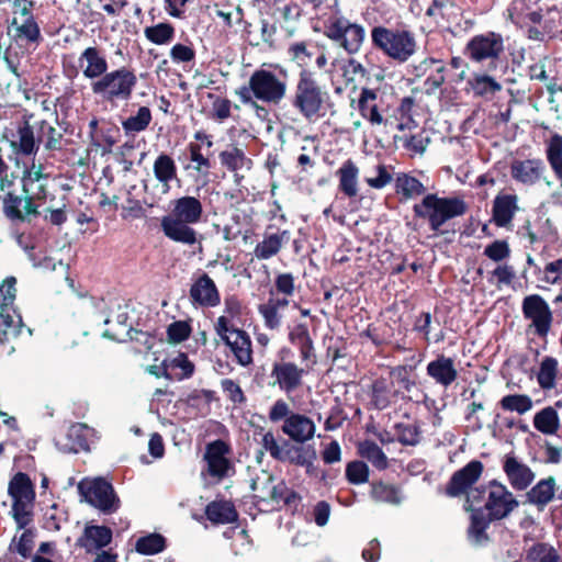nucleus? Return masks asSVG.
<instances>
[{"label": "nucleus", "mask_w": 562, "mask_h": 562, "mask_svg": "<svg viewBox=\"0 0 562 562\" xmlns=\"http://www.w3.org/2000/svg\"><path fill=\"white\" fill-rule=\"evenodd\" d=\"M170 205V212L160 221L164 235L187 246L199 243V234L193 225L200 223L203 216L201 201L195 196L184 195L171 201Z\"/></svg>", "instance_id": "obj_1"}, {"label": "nucleus", "mask_w": 562, "mask_h": 562, "mask_svg": "<svg viewBox=\"0 0 562 562\" xmlns=\"http://www.w3.org/2000/svg\"><path fill=\"white\" fill-rule=\"evenodd\" d=\"M278 71L260 67L249 77L246 85L236 90L239 101L263 111L258 102L267 104H279L286 95L288 74L282 67H276Z\"/></svg>", "instance_id": "obj_2"}, {"label": "nucleus", "mask_w": 562, "mask_h": 562, "mask_svg": "<svg viewBox=\"0 0 562 562\" xmlns=\"http://www.w3.org/2000/svg\"><path fill=\"white\" fill-rule=\"evenodd\" d=\"M328 101L329 94L318 82L315 74L308 69H302L291 97L293 109L306 121L315 122L325 115Z\"/></svg>", "instance_id": "obj_3"}, {"label": "nucleus", "mask_w": 562, "mask_h": 562, "mask_svg": "<svg viewBox=\"0 0 562 562\" xmlns=\"http://www.w3.org/2000/svg\"><path fill=\"white\" fill-rule=\"evenodd\" d=\"M137 82L135 70L123 66L108 70L98 80L90 82V89L102 102L117 106L119 102H127L132 98Z\"/></svg>", "instance_id": "obj_4"}, {"label": "nucleus", "mask_w": 562, "mask_h": 562, "mask_svg": "<svg viewBox=\"0 0 562 562\" xmlns=\"http://www.w3.org/2000/svg\"><path fill=\"white\" fill-rule=\"evenodd\" d=\"M413 211L415 216L428 220L432 231H439L447 221L463 215L467 205L458 198H439L429 193L413 206Z\"/></svg>", "instance_id": "obj_5"}, {"label": "nucleus", "mask_w": 562, "mask_h": 562, "mask_svg": "<svg viewBox=\"0 0 562 562\" xmlns=\"http://www.w3.org/2000/svg\"><path fill=\"white\" fill-rule=\"evenodd\" d=\"M486 492L487 499L482 508L486 513V516L494 520L506 518L519 505L513 493L496 480L488 482L486 486L473 488L468 496L467 504L472 507L474 503L481 501L483 494Z\"/></svg>", "instance_id": "obj_6"}, {"label": "nucleus", "mask_w": 562, "mask_h": 562, "mask_svg": "<svg viewBox=\"0 0 562 562\" xmlns=\"http://www.w3.org/2000/svg\"><path fill=\"white\" fill-rule=\"evenodd\" d=\"M8 493L12 498V514L19 529H24L32 521L35 499L33 483L27 474L16 473L10 481Z\"/></svg>", "instance_id": "obj_7"}, {"label": "nucleus", "mask_w": 562, "mask_h": 562, "mask_svg": "<svg viewBox=\"0 0 562 562\" xmlns=\"http://www.w3.org/2000/svg\"><path fill=\"white\" fill-rule=\"evenodd\" d=\"M214 328L221 339L229 347L238 364L248 367L252 363V342L247 331L234 327L226 315L217 318Z\"/></svg>", "instance_id": "obj_8"}, {"label": "nucleus", "mask_w": 562, "mask_h": 562, "mask_svg": "<svg viewBox=\"0 0 562 562\" xmlns=\"http://www.w3.org/2000/svg\"><path fill=\"white\" fill-rule=\"evenodd\" d=\"M325 35L338 43L347 53H357L364 40V30L344 16H331L325 25Z\"/></svg>", "instance_id": "obj_9"}, {"label": "nucleus", "mask_w": 562, "mask_h": 562, "mask_svg": "<svg viewBox=\"0 0 562 562\" xmlns=\"http://www.w3.org/2000/svg\"><path fill=\"white\" fill-rule=\"evenodd\" d=\"M16 279L14 277H8L0 284V325L4 326L3 337L0 336V344H4L9 340V336H18L20 330L19 327L22 323V317L16 314L13 308V304L16 296Z\"/></svg>", "instance_id": "obj_10"}, {"label": "nucleus", "mask_w": 562, "mask_h": 562, "mask_svg": "<svg viewBox=\"0 0 562 562\" xmlns=\"http://www.w3.org/2000/svg\"><path fill=\"white\" fill-rule=\"evenodd\" d=\"M79 491L87 502L104 514H111L119 509L120 499L111 483L102 477L89 482H80Z\"/></svg>", "instance_id": "obj_11"}, {"label": "nucleus", "mask_w": 562, "mask_h": 562, "mask_svg": "<svg viewBox=\"0 0 562 562\" xmlns=\"http://www.w3.org/2000/svg\"><path fill=\"white\" fill-rule=\"evenodd\" d=\"M306 373L307 370L304 368L281 357L273 361L270 378L273 380L272 384L274 386H278L280 391L289 395L303 385Z\"/></svg>", "instance_id": "obj_12"}, {"label": "nucleus", "mask_w": 562, "mask_h": 562, "mask_svg": "<svg viewBox=\"0 0 562 562\" xmlns=\"http://www.w3.org/2000/svg\"><path fill=\"white\" fill-rule=\"evenodd\" d=\"M504 50V41L501 34L486 32L473 36L467 44L464 53L475 63L495 60Z\"/></svg>", "instance_id": "obj_13"}, {"label": "nucleus", "mask_w": 562, "mask_h": 562, "mask_svg": "<svg viewBox=\"0 0 562 562\" xmlns=\"http://www.w3.org/2000/svg\"><path fill=\"white\" fill-rule=\"evenodd\" d=\"M483 463L479 460H472L460 470L456 471L445 487V495L448 497H459L469 494L473 484L477 482L483 472Z\"/></svg>", "instance_id": "obj_14"}, {"label": "nucleus", "mask_w": 562, "mask_h": 562, "mask_svg": "<svg viewBox=\"0 0 562 562\" xmlns=\"http://www.w3.org/2000/svg\"><path fill=\"white\" fill-rule=\"evenodd\" d=\"M189 301L195 308L215 307L221 303L218 289L207 273L202 272L192 280Z\"/></svg>", "instance_id": "obj_15"}, {"label": "nucleus", "mask_w": 562, "mask_h": 562, "mask_svg": "<svg viewBox=\"0 0 562 562\" xmlns=\"http://www.w3.org/2000/svg\"><path fill=\"white\" fill-rule=\"evenodd\" d=\"M522 312L527 319L531 321L536 334L546 337L552 323V313L548 303L537 294L524 299Z\"/></svg>", "instance_id": "obj_16"}, {"label": "nucleus", "mask_w": 562, "mask_h": 562, "mask_svg": "<svg viewBox=\"0 0 562 562\" xmlns=\"http://www.w3.org/2000/svg\"><path fill=\"white\" fill-rule=\"evenodd\" d=\"M513 180L525 187H532L544 179L546 165L540 158L514 159L510 162Z\"/></svg>", "instance_id": "obj_17"}, {"label": "nucleus", "mask_w": 562, "mask_h": 562, "mask_svg": "<svg viewBox=\"0 0 562 562\" xmlns=\"http://www.w3.org/2000/svg\"><path fill=\"white\" fill-rule=\"evenodd\" d=\"M415 35L407 30L389 31V59L406 63L417 52Z\"/></svg>", "instance_id": "obj_18"}, {"label": "nucleus", "mask_w": 562, "mask_h": 562, "mask_svg": "<svg viewBox=\"0 0 562 562\" xmlns=\"http://www.w3.org/2000/svg\"><path fill=\"white\" fill-rule=\"evenodd\" d=\"M407 72L416 78L426 76L425 85L428 90H436L446 80V66L441 59L435 57H426L416 65L408 66Z\"/></svg>", "instance_id": "obj_19"}, {"label": "nucleus", "mask_w": 562, "mask_h": 562, "mask_svg": "<svg viewBox=\"0 0 562 562\" xmlns=\"http://www.w3.org/2000/svg\"><path fill=\"white\" fill-rule=\"evenodd\" d=\"M78 65L83 77L91 82L98 80L109 70L106 56L98 46L85 48L78 57Z\"/></svg>", "instance_id": "obj_20"}, {"label": "nucleus", "mask_w": 562, "mask_h": 562, "mask_svg": "<svg viewBox=\"0 0 562 562\" xmlns=\"http://www.w3.org/2000/svg\"><path fill=\"white\" fill-rule=\"evenodd\" d=\"M503 471L510 486L516 491H525L535 480V473L514 454H506L503 461Z\"/></svg>", "instance_id": "obj_21"}, {"label": "nucleus", "mask_w": 562, "mask_h": 562, "mask_svg": "<svg viewBox=\"0 0 562 562\" xmlns=\"http://www.w3.org/2000/svg\"><path fill=\"white\" fill-rule=\"evenodd\" d=\"M281 430L292 441L303 445L313 439L316 426L306 415L292 413V415L284 420Z\"/></svg>", "instance_id": "obj_22"}, {"label": "nucleus", "mask_w": 562, "mask_h": 562, "mask_svg": "<svg viewBox=\"0 0 562 562\" xmlns=\"http://www.w3.org/2000/svg\"><path fill=\"white\" fill-rule=\"evenodd\" d=\"M228 451V446L223 440H215L206 446L204 459L211 476L221 480L228 474L231 469L229 460L226 458Z\"/></svg>", "instance_id": "obj_23"}, {"label": "nucleus", "mask_w": 562, "mask_h": 562, "mask_svg": "<svg viewBox=\"0 0 562 562\" xmlns=\"http://www.w3.org/2000/svg\"><path fill=\"white\" fill-rule=\"evenodd\" d=\"M218 159L222 167L234 173L237 183L244 178L240 172L249 171L252 167V160L246 156L241 148L234 145L222 150L218 154Z\"/></svg>", "instance_id": "obj_24"}, {"label": "nucleus", "mask_w": 562, "mask_h": 562, "mask_svg": "<svg viewBox=\"0 0 562 562\" xmlns=\"http://www.w3.org/2000/svg\"><path fill=\"white\" fill-rule=\"evenodd\" d=\"M289 341L299 349L302 362L316 363L315 348L306 324H295L289 331Z\"/></svg>", "instance_id": "obj_25"}, {"label": "nucleus", "mask_w": 562, "mask_h": 562, "mask_svg": "<svg viewBox=\"0 0 562 562\" xmlns=\"http://www.w3.org/2000/svg\"><path fill=\"white\" fill-rule=\"evenodd\" d=\"M427 374L439 385L448 387L458 378L454 360L443 355L430 361L426 368Z\"/></svg>", "instance_id": "obj_26"}, {"label": "nucleus", "mask_w": 562, "mask_h": 562, "mask_svg": "<svg viewBox=\"0 0 562 562\" xmlns=\"http://www.w3.org/2000/svg\"><path fill=\"white\" fill-rule=\"evenodd\" d=\"M518 211L516 194H497L493 201V221L498 227H506Z\"/></svg>", "instance_id": "obj_27"}, {"label": "nucleus", "mask_w": 562, "mask_h": 562, "mask_svg": "<svg viewBox=\"0 0 562 562\" xmlns=\"http://www.w3.org/2000/svg\"><path fill=\"white\" fill-rule=\"evenodd\" d=\"M153 171L164 193L170 191L172 181H179L176 161L166 153H161L157 156L153 165Z\"/></svg>", "instance_id": "obj_28"}, {"label": "nucleus", "mask_w": 562, "mask_h": 562, "mask_svg": "<svg viewBox=\"0 0 562 562\" xmlns=\"http://www.w3.org/2000/svg\"><path fill=\"white\" fill-rule=\"evenodd\" d=\"M289 239L290 232L286 229L272 234L266 233L263 239L256 245L254 256L259 260H268L278 255Z\"/></svg>", "instance_id": "obj_29"}, {"label": "nucleus", "mask_w": 562, "mask_h": 562, "mask_svg": "<svg viewBox=\"0 0 562 562\" xmlns=\"http://www.w3.org/2000/svg\"><path fill=\"white\" fill-rule=\"evenodd\" d=\"M493 520L494 519L486 516L483 508L471 509L468 538L473 546L483 547L488 542L486 529Z\"/></svg>", "instance_id": "obj_30"}, {"label": "nucleus", "mask_w": 562, "mask_h": 562, "mask_svg": "<svg viewBox=\"0 0 562 562\" xmlns=\"http://www.w3.org/2000/svg\"><path fill=\"white\" fill-rule=\"evenodd\" d=\"M112 541V530L105 526H87L79 543L87 552L106 547Z\"/></svg>", "instance_id": "obj_31"}, {"label": "nucleus", "mask_w": 562, "mask_h": 562, "mask_svg": "<svg viewBox=\"0 0 562 562\" xmlns=\"http://www.w3.org/2000/svg\"><path fill=\"white\" fill-rule=\"evenodd\" d=\"M35 532L32 529H25L19 538L14 537L9 546V552L5 555L8 562H24L31 557L34 548Z\"/></svg>", "instance_id": "obj_32"}, {"label": "nucleus", "mask_w": 562, "mask_h": 562, "mask_svg": "<svg viewBox=\"0 0 562 562\" xmlns=\"http://www.w3.org/2000/svg\"><path fill=\"white\" fill-rule=\"evenodd\" d=\"M194 372V364L186 353H178L170 360L162 361V376L167 380L189 379Z\"/></svg>", "instance_id": "obj_33"}, {"label": "nucleus", "mask_w": 562, "mask_h": 562, "mask_svg": "<svg viewBox=\"0 0 562 562\" xmlns=\"http://www.w3.org/2000/svg\"><path fill=\"white\" fill-rule=\"evenodd\" d=\"M12 25L14 26L15 31V40L23 45L37 46L43 40L40 24L35 18L23 20H18V18H14Z\"/></svg>", "instance_id": "obj_34"}, {"label": "nucleus", "mask_w": 562, "mask_h": 562, "mask_svg": "<svg viewBox=\"0 0 562 562\" xmlns=\"http://www.w3.org/2000/svg\"><path fill=\"white\" fill-rule=\"evenodd\" d=\"M358 175L359 169L350 159L346 160L337 170L338 188L348 198H355L358 194Z\"/></svg>", "instance_id": "obj_35"}, {"label": "nucleus", "mask_w": 562, "mask_h": 562, "mask_svg": "<svg viewBox=\"0 0 562 562\" xmlns=\"http://www.w3.org/2000/svg\"><path fill=\"white\" fill-rule=\"evenodd\" d=\"M205 515L216 525L232 524L238 517L234 505L226 501L211 502L205 508Z\"/></svg>", "instance_id": "obj_36"}, {"label": "nucleus", "mask_w": 562, "mask_h": 562, "mask_svg": "<svg viewBox=\"0 0 562 562\" xmlns=\"http://www.w3.org/2000/svg\"><path fill=\"white\" fill-rule=\"evenodd\" d=\"M284 451L281 454L282 459H279L278 461L310 468L313 464V460L316 458L314 449L305 448L302 445L294 446L288 440H284Z\"/></svg>", "instance_id": "obj_37"}, {"label": "nucleus", "mask_w": 562, "mask_h": 562, "mask_svg": "<svg viewBox=\"0 0 562 562\" xmlns=\"http://www.w3.org/2000/svg\"><path fill=\"white\" fill-rule=\"evenodd\" d=\"M555 480L552 476L540 480L527 493V499L530 504L546 506L554 497Z\"/></svg>", "instance_id": "obj_38"}, {"label": "nucleus", "mask_w": 562, "mask_h": 562, "mask_svg": "<svg viewBox=\"0 0 562 562\" xmlns=\"http://www.w3.org/2000/svg\"><path fill=\"white\" fill-rule=\"evenodd\" d=\"M153 121V114L148 106H139L135 114L121 122L125 135L134 136L148 128Z\"/></svg>", "instance_id": "obj_39"}, {"label": "nucleus", "mask_w": 562, "mask_h": 562, "mask_svg": "<svg viewBox=\"0 0 562 562\" xmlns=\"http://www.w3.org/2000/svg\"><path fill=\"white\" fill-rule=\"evenodd\" d=\"M394 188L397 195L401 196V200L415 199L425 192L424 184L407 173H400L395 178Z\"/></svg>", "instance_id": "obj_40"}, {"label": "nucleus", "mask_w": 562, "mask_h": 562, "mask_svg": "<svg viewBox=\"0 0 562 562\" xmlns=\"http://www.w3.org/2000/svg\"><path fill=\"white\" fill-rule=\"evenodd\" d=\"M546 158L557 176L562 181V136L554 133L546 142Z\"/></svg>", "instance_id": "obj_41"}, {"label": "nucleus", "mask_w": 562, "mask_h": 562, "mask_svg": "<svg viewBox=\"0 0 562 562\" xmlns=\"http://www.w3.org/2000/svg\"><path fill=\"white\" fill-rule=\"evenodd\" d=\"M558 366V360L553 357L547 356L541 360L537 382L542 390L550 391L555 386Z\"/></svg>", "instance_id": "obj_42"}, {"label": "nucleus", "mask_w": 562, "mask_h": 562, "mask_svg": "<svg viewBox=\"0 0 562 562\" xmlns=\"http://www.w3.org/2000/svg\"><path fill=\"white\" fill-rule=\"evenodd\" d=\"M389 441H397L402 445L414 446L419 441L418 427L411 419L402 423H395L393 426L392 438H389Z\"/></svg>", "instance_id": "obj_43"}, {"label": "nucleus", "mask_w": 562, "mask_h": 562, "mask_svg": "<svg viewBox=\"0 0 562 562\" xmlns=\"http://www.w3.org/2000/svg\"><path fill=\"white\" fill-rule=\"evenodd\" d=\"M16 133L18 139L13 143L16 151L24 156L36 154L38 150V144L35 139L32 126L27 122H24L21 126H19Z\"/></svg>", "instance_id": "obj_44"}, {"label": "nucleus", "mask_w": 562, "mask_h": 562, "mask_svg": "<svg viewBox=\"0 0 562 562\" xmlns=\"http://www.w3.org/2000/svg\"><path fill=\"white\" fill-rule=\"evenodd\" d=\"M533 426L538 431L544 435L555 434L559 428V416L557 411L551 406L544 407L535 415Z\"/></svg>", "instance_id": "obj_45"}, {"label": "nucleus", "mask_w": 562, "mask_h": 562, "mask_svg": "<svg viewBox=\"0 0 562 562\" xmlns=\"http://www.w3.org/2000/svg\"><path fill=\"white\" fill-rule=\"evenodd\" d=\"M316 50H318L316 45L312 44L311 42L302 41L292 43L288 48V55L299 66L303 67V69H306V66L317 53Z\"/></svg>", "instance_id": "obj_46"}, {"label": "nucleus", "mask_w": 562, "mask_h": 562, "mask_svg": "<svg viewBox=\"0 0 562 562\" xmlns=\"http://www.w3.org/2000/svg\"><path fill=\"white\" fill-rule=\"evenodd\" d=\"M166 549V538L160 533L139 537L135 542V551L143 555H154Z\"/></svg>", "instance_id": "obj_47"}, {"label": "nucleus", "mask_w": 562, "mask_h": 562, "mask_svg": "<svg viewBox=\"0 0 562 562\" xmlns=\"http://www.w3.org/2000/svg\"><path fill=\"white\" fill-rule=\"evenodd\" d=\"M393 142L396 148H403L411 154H423L429 143V139L428 137H425L423 133H418L414 135H394Z\"/></svg>", "instance_id": "obj_48"}, {"label": "nucleus", "mask_w": 562, "mask_h": 562, "mask_svg": "<svg viewBox=\"0 0 562 562\" xmlns=\"http://www.w3.org/2000/svg\"><path fill=\"white\" fill-rule=\"evenodd\" d=\"M358 453L379 469H386V457L382 449L371 440H364L358 445Z\"/></svg>", "instance_id": "obj_49"}, {"label": "nucleus", "mask_w": 562, "mask_h": 562, "mask_svg": "<svg viewBox=\"0 0 562 562\" xmlns=\"http://www.w3.org/2000/svg\"><path fill=\"white\" fill-rule=\"evenodd\" d=\"M469 85L475 95L485 99H491L502 89L501 83L487 75L475 76L472 80L469 81Z\"/></svg>", "instance_id": "obj_50"}, {"label": "nucleus", "mask_w": 562, "mask_h": 562, "mask_svg": "<svg viewBox=\"0 0 562 562\" xmlns=\"http://www.w3.org/2000/svg\"><path fill=\"white\" fill-rule=\"evenodd\" d=\"M526 558L530 562H559L560 555L555 548L546 542H537L532 544L526 553Z\"/></svg>", "instance_id": "obj_51"}, {"label": "nucleus", "mask_w": 562, "mask_h": 562, "mask_svg": "<svg viewBox=\"0 0 562 562\" xmlns=\"http://www.w3.org/2000/svg\"><path fill=\"white\" fill-rule=\"evenodd\" d=\"M413 367L403 366L397 367L390 372L391 384L394 387L393 397H397L398 394L404 391H409L411 386L414 385Z\"/></svg>", "instance_id": "obj_52"}, {"label": "nucleus", "mask_w": 562, "mask_h": 562, "mask_svg": "<svg viewBox=\"0 0 562 562\" xmlns=\"http://www.w3.org/2000/svg\"><path fill=\"white\" fill-rule=\"evenodd\" d=\"M146 38L156 45H166L175 37V27L170 23H158L144 30Z\"/></svg>", "instance_id": "obj_53"}, {"label": "nucleus", "mask_w": 562, "mask_h": 562, "mask_svg": "<svg viewBox=\"0 0 562 562\" xmlns=\"http://www.w3.org/2000/svg\"><path fill=\"white\" fill-rule=\"evenodd\" d=\"M90 429L83 424H75L72 425L67 434L69 440H71V445L69 446V452H79L81 450L89 449L88 434Z\"/></svg>", "instance_id": "obj_54"}, {"label": "nucleus", "mask_w": 562, "mask_h": 562, "mask_svg": "<svg viewBox=\"0 0 562 562\" xmlns=\"http://www.w3.org/2000/svg\"><path fill=\"white\" fill-rule=\"evenodd\" d=\"M501 405L505 411L522 415L532 408V400L526 394H510L501 400Z\"/></svg>", "instance_id": "obj_55"}, {"label": "nucleus", "mask_w": 562, "mask_h": 562, "mask_svg": "<svg viewBox=\"0 0 562 562\" xmlns=\"http://www.w3.org/2000/svg\"><path fill=\"white\" fill-rule=\"evenodd\" d=\"M67 512L57 504L52 505L44 514L43 527L49 531H57L61 525L67 522Z\"/></svg>", "instance_id": "obj_56"}, {"label": "nucleus", "mask_w": 562, "mask_h": 562, "mask_svg": "<svg viewBox=\"0 0 562 562\" xmlns=\"http://www.w3.org/2000/svg\"><path fill=\"white\" fill-rule=\"evenodd\" d=\"M414 105V99L411 97H406L402 100L400 108L397 109V113L400 114V117H396V127L397 130L404 132V131H412L417 125L415 121L413 120L411 112Z\"/></svg>", "instance_id": "obj_57"}, {"label": "nucleus", "mask_w": 562, "mask_h": 562, "mask_svg": "<svg viewBox=\"0 0 562 562\" xmlns=\"http://www.w3.org/2000/svg\"><path fill=\"white\" fill-rule=\"evenodd\" d=\"M40 132L38 142H44L47 149L58 150L61 148L63 135L48 122L42 121L40 123Z\"/></svg>", "instance_id": "obj_58"}, {"label": "nucleus", "mask_w": 562, "mask_h": 562, "mask_svg": "<svg viewBox=\"0 0 562 562\" xmlns=\"http://www.w3.org/2000/svg\"><path fill=\"white\" fill-rule=\"evenodd\" d=\"M346 479L349 483L359 485L368 481L369 468L363 461H351L346 465Z\"/></svg>", "instance_id": "obj_59"}, {"label": "nucleus", "mask_w": 562, "mask_h": 562, "mask_svg": "<svg viewBox=\"0 0 562 562\" xmlns=\"http://www.w3.org/2000/svg\"><path fill=\"white\" fill-rule=\"evenodd\" d=\"M374 99H375V94L371 90L364 89L362 91V94H361V98L359 101L360 110H361L363 116L367 117L371 123L381 124L383 121V117L380 114V112L378 111L376 105L368 104L369 100L373 101Z\"/></svg>", "instance_id": "obj_60"}, {"label": "nucleus", "mask_w": 562, "mask_h": 562, "mask_svg": "<svg viewBox=\"0 0 562 562\" xmlns=\"http://www.w3.org/2000/svg\"><path fill=\"white\" fill-rule=\"evenodd\" d=\"M188 150L190 154V161L193 164L192 166H187L186 169L192 168L198 172L206 173L211 168V161L209 158L204 157L202 154V148L196 143H190L188 145Z\"/></svg>", "instance_id": "obj_61"}, {"label": "nucleus", "mask_w": 562, "mask_h": 562, "mask_svg": "<svg viewBox=\"0 0 562 562\" xmlns=\"http://www.w3.org/2000/svg\"><path fill=\"white\" fill-rule=\"evenodd\" d=\"M3 202V212L10 220H23L21 204L22 199L12 191H8L1 196Z\"/></svg>", "instance_id": "obj_62"}, {"label": "nucleus", "mask_w": 562, "mask_h": 562, "mask_svg": "<svg viewBox=\"0 0 562 562\" xmlns=\"http://www.w3.org/2000/svg\"><path fill=\"white\" fill-rule=\"evenodd\" d=\"M258 312L262 316L265 326L268 329H279L282 322V315L280 314V311L266 302L258 306Z\"/></svg>", "instance_id": "obj_63"}, {"label": "nucleus", "mask_w": 562, "mask_h": 562, "mask_svg": "<svg viewBox=\"0 0 562 562\" xmlns=\"http://www.w3.org/2000/svg\"><path fill=\"white\" fill-rule=\"evenodd\" d=\"M484 256L493 261H502L509 257L510 249L506 240H494L484 248Z\"/></svg>", "instance_id": "obj_64"}]
</instances>
